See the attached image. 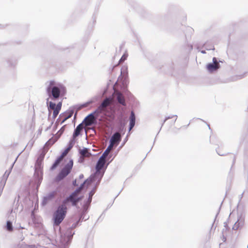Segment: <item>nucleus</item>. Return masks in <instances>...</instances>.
<instances>
[{
    "instance_id": "obj_22",
    "label": "nucleus",
    "mask_w": 248,
    "mask_h": 248,
    "mask_svg": "<svg viewBox=\"0 0 248 248\" xmlns=\"http://www.w3.org/2000/svg\"><path fill=\"white\" fill-rule=\"evenodd\" d=\"M98 186H96V184H95V187L89 193V197L87 199V200L86 201L88 203H89L91 204L92 201V198L93 195L94 194L96 188Z\"/></svg>"
},
{
    "instance_id": "obj_42",
    "label": "nucleus",
    "mask_w": 248,
    "mask_h": 248,
    "mask_svg": "<svg viewBox=\"0 0 248 248\" xmlns=\"http://www.w3.org/2000/svg\"><path fill=\"white\" fill-rule=\"evenodd\" d=\"M62 102H59L57 104V105H56V108H57L59 109H61V107H62Z\"/></svg>"
},
{
    "instance_id": "obj_24",
    "label": "nucleus",
    "mask_w": 248,
    "mask_h": 248,
    "mask_svg": "<svg viewBox=\"0 0 248 248\" xmlns=\"http://www.w3.org/2000/svg\"><path fill=\"white\" fill-rule=\"evenodd\" d=\"M76 140V138H73V136H72L71 139L70 140L68 143L67 150H70L73 148L75 143Z\"/></svg>"
},
{
    "instance_id": "obj_32",
    "label": "nucleus",
    "mask_w": 248,
    "mask_h": 248,
    "mask_svg": "<svg viewBox=\"0 0 248 248\" xmlns=\"http://www.w3.org/2000/svg\"><path fill=\"white\" fill-rule=\"evenodd\" d=\"M98 100H99V97L95 96L93 98L91 99V100L88 101L86 104H83V106H84V107L88 106L89 105L92 104Z\"/></svg>"
},
{
    "instance_id": "obj_62",
    "label": "nucleus",
    "mask_w": 248,
    "mask_h": 248,
    "mask_svg": "<svg viewBox=\"0 0 248 248\" xmlns=\"http://www.w3.org/2000/svg\"><path fill=\"white\" fill-rule=\"evenodd\" d=\"M116 66V65H114V66H113V68H112V70H113V68H114Z\"/></svg>"
},
{
    "instance_id": "obj_18",
    "label": "nucleus",
    "mask_w": 248,
    "mask_h": 248,
    "mask_svg": "<svg viewBox=\"0 0 248 248\" xmlns=\"http://www.w3.org/2000/svg\"><path fill=\"white\" fill-rule=\"evenodd\" d=\"M62 160V155H60L57 158V159L55 160L54 162L53 163L52 166L50 167V170H55L60 164Z\"/></svg>"
},
{
    "instance_id": "obj_56",
    "label": "nucleus",
    "mask_w": 248,
    "mask_h": 248,
    "mask_svg": "<svg viewBox=\"0 0 248 248\" xmlns=\"http://www.w3.org/2000/svg\"><path fill=\"white\" fill-rule=\"evenodd\" d=\"M174 117V118H175V120L174 121V123L175 122V121H176V120H177V117Z\"/></svg>"
},
{
    "instance_id": "obj_37",
    "label": "nucleus",
    "mask_w": 248,
    "mask_h": 248,
    "mask_svg": "<svg viewBox=\"0 0 248 248\" xmlns=\"http://www.w3.org/2000/svg\"><path fill=\"white\" fill-rule=\"evenodd\" d=\"M204 47L206 48V50H214V47L212 46V45H211L210 46H208L207 43H205L204 45Z\"/></svg>"
},
{
    "instance_id": "obj_30",
    "label": "nucleus",
    "mask_w": 248,
    "mask_h": 248,
    "mask_svg": "<svg viewBox=\"0 0 248 248\" xmlns=\"http://www.w3.org/2000/svg\"><path fill=\"white\" fill-rule=\"evenodd\" d=\"M124 75V76H127L128 75L127 66L126 65H123L121 70V75Z\"/></svg>"
},
{
    "instance_id": "obj_31",
    "label": "nucleus",
    "mask_w": 248,
    "mask_h": 248,
    "mask_svg": "<svg viewBox=\"0 0 248 248\" xmlns=\"http://www.w3.org/2000/svg\"><path fill=\"white\" fill-rule=\"evenodd\" d=\"M7 179L2 177L0 181V192H1L6 182Z\"/></svg>"
},
{
    "instance_id": "obj_64",
    "label": "nucleus",
    "mask_w": 248,
    "mask_h": 248,
    "mask_svg": "<svg viewBox=\"0 0 248 248\" xmlns=\"http://www.w3.org/2000/svg\"><path fill=\"white\" fill-rule=\"evenodd\" d=\"M190 47H191V49H192V46H191Z\"/></svg>"
},
{
    "instance_id": "obj_52",
    "label": "nucleus",
    "mask_w": 248,
    "mask_h": 248,
    "mask_svg": "<svg viewBox=\"0 0 248 248\" xmlns=\"http://www.w3.org/2000/svg\"><path fill=\"white\" fill-rule=\"evenodd\" d=\"M201 52V53H202V54H205V53H206V51H205V50H202Z\"/></svg>"
},
{
    "instance_id": "obj_46",
    "label": "nucleus",
    "mask_w": 248,
    "mask_h": 248,
    "mask_svg": "<svg viewBox=\"0 0 248 248\" xmlns=\"http://www.w3.org/2000/svg\"><path fill=\"white\" fill-rule=\"evenodd\" d=\"M72 184H73V185L74 186H78V184L77 183V180H74L73 181Z\"/></svg>"
},
{
    "instance_id": "obj_9",
    "label": "nucleus",
    "mask_w": 248,
    "mask_h": 248,
    "mask_svg": "<svg viewBox=\"0 0 248 248\" xmlns=\"http://www.w3.org/2000/svg\"><path fill=\"white\" fill-rule=\"evenodd\" d=\"M77 199L76 196L74 195V194H71L62 201V204L66 206L69 203H71L73 206H75L77 208L79 209V207L78 206Z\"/></svg>"
},
{
    "instance_id": "obj_40",
    "label": "nucleus",
    "mask_w": 248,
    "mask_h": 248,
    "mask_svg": "<svg viewBox=\"0 0 248 248\" xmlns=\"http://www.w3.org/2000/svg\"><path fill=\"white\" fill-rule=\"evenodd\" d=\"M128 134L127 135L126 137H125V138L124 139L123 142H122L121 145L119 147L120 149L123 146H124V145L127 142V141L128 140Z\"/></svg>"
},
{
    "instance_id": "obj_19",
    "label": "nucleus",
    "mask_w": 248,
    "mask_h": 248,
    "mask_svg": "<svg viewBox=\"0 0 248 248\" xmlns=\"http://www.w3.org/2000/svg\"><path fill=\"white\" fill-rule=\"evenodd\" d=\"M49 99L50 98H49V97L46 99L47 106L49 111V116L50 115L51 113V110L56 108V104L52 101H49Z\"/></svg>"
},
{
    "instance_id": "obj_60",
    "label": "nucleus",
    "mask_w": 248,
    "mask_h": 248,
    "mask_svg": "<svg viewBox=\"0 0 248 248\" xmlns=\"http://www.w3.org/2000/svg\"><path fill=\"white\" fill-rule=\"evenodd\" d=\"M119 194H120V193H118L117 195H116V197H118V196H119Z\"/></svg>"
},
{
    "instance_id": "obj_44",
    "label": "nucleus",
    "mask_w": 248,
    "mask_h": 248,
    "mask_svg": "<svg viewBox=\"0 0 248 248\" xmlns=\"http://www.w3.org/2000/svg\"><path fill=\"white\" fill-rule=\"evenodd\" d=\"M69 151V150H67V148L65 149V150L62 152V153L61 155H62V158L64 155H66L67 154Z\"/></svg>"
},
{
    "instance_id": "obj_50",
    "label": "nucleus",
    "mask_w": 248,
    "mask_h": 248,
    "mask_svg": "<svg viewBox=\"0 0 248 248\" xmlns=\"http://www.w3.org/2000/svg\"><path fill=\"white\" fill-rule=\"evenodd\" d=\"M83 177H84V175L82 174H80L79 176V178L80 179H81L83 178Z\"/></svg>"
},
{
    "instance_id": "obj_8",
    "label": "nucleus",
    "mask_w": 248,
    "mask_h": 248,
    "mask_svg": "<svg viewBox=\"0 0 248 248\" xmlns=\"http://www.w3.org/2000/svg\"><path fill=\"white\" fill-rule=\"evenodd\" d=\"M219 62H221V61H218L217 58L214 57L212 60V62L208 63L206 65L207 70L210 73L217 71L220 68Z\"/></svg>"
},
{
    "instance_id": "obj_10",
    "label": "nucleus",
    "mask_w": 248,
    "mask_h": 248,
    "mask_svg": "<svg viewBox=\"0 0 248 248\" xmlns=\"http://www.w3.org/2000/svg\"><path fill=\"white\" fill-rule=\"evenodd\" d=\"M59 189H56L55 190H53L49 193L47 194L44 197L42 204L43 205H46L48 202L51 201L54 198H55L59 193Z\"/></svg>"
},
{
    "instance_id": "obj_41",
    "label": "nucleus",
    "mask_w": 248,
    "mask_h": 248,
    "mask_svg": "<svg viewBox=\"0 0 248 248\" xmlns=\"http://www.w3.org/2000/svg\"><path fill=\"white\" fill-rule=\"evenodd\" d=\"M66 126V125H64L62 126L61 127V128L60 129V130L59 131L58 133H60V134H62L65 130Z\"/></svg>"
},
{
    "instance_id": "obj_12",
    "label": "nucleus",
    "mask_w": 248,
    "mask_h": 248,
    "mask_svg": "<svg viewBox=\"0 0 248 248\" xmlns=\"http://www.w3.org/2000/svg\"><path fill=\"white\" fill-rule=\"evenodd\" d=\"M96 114V118L98 117L100 113H98L97 110L95 109L93 112L88 114L84 119L83 123L86 121L85 123H87L88 121V123L86 124V125L90 124L93 122V120L94 119L95 117L94 115Z\"/></svg>"
},
{
    "instance_id": "obj_58",
    "label": "nucleus",
    "mask_w": 248,
    "mask_h": 248,
    "mask_svg": "<svg viewBox=\"0 0 248 248\" xmlns=\"http://www.w3.org/2000/svg\"><path fill=\"white\" fill-rule=\"evenodd\" d=\"M119 194H120V193H118L117 195H116V197H118V196H119Z\"/></svg>"
},
{
    "instance_id": "obj_28",
    "label": "nucleus",
    "mask_w": 248,
    "mask_h": 248,
    "mask_svg": "<svg viewBox=\"0 0 248 248\" xmlns=\"http://www.w3.org/2000/svg\"><path fill=\"white\" fill-rule=\"evenodd\" d=\"M79 152L81 155L84 156H87V153L91 154V153L89 152V149L85 147H84L82 149L79 150Z\"/></svg>"
},
{
    "instance_id": "obj_15",
    "label": "nucleus",
    "mask_w": 248,
    "mask_h": 248,
    "mask_svg": "<svg viewBox=\"0 0 248 248\" xmlns=\"http://www.w3.org/2000/svg\"><path fill=\"white\" fill-rule=\"evenodd\" d=\"M109 104V101L108 99H106L103 101L101 104L96 109L97 110L98 113H100L103 110L104 108L107 107Z\"/></svg>"
},
{
    "instance_id": "obj_5",
    "label": "nucleus",
    "mask_w": 248,
    "mask_h": 248,
    "mask_svg": "<svg viewBox=\"0 0 248 248\" xmlns=\"http://www.w3.org/2000/svg\"><path fill=\"white\" fill-rule=\"evenodd\" d=\"M67 208L62 203L59 205L53 213V225L59 226L66 217Z\"/></svg>"
},
{
    "instance_id": "obj_49",
    "label": "nucleus",
    "mask_w": 248,
    "mask_h": 248,
    "mask_svg": "<svg viewBox=\"0 0 248 248\" xmlns=\"http://www.w3.org/2000/svg\"><path fill=\"white\" fill-rule=\"evenodd\" d=\"M134 126H130V125H129V129H128V131H129V133L130 132V131L131 130V129L134 127Z\"/></svg>"
},
{
    "instance_id": "obj_4",
    "label": "nucleus",
    "mask_w": 248,
    "mask_h": 248,
    "mask_svg": "<svg viewBox=\"0 0 248 248\" xmlns=\"http://www.w3.org/2000/svg\"><path fill=\"white\" fill-rule=\"evenodd\" d=\"M44 155H41L37 158L34 167V181L36 183L37 186L36 188H38L40 186L42 179H43V166H42V162L44 160Z\"/></svg>"
},
{
    "instance_id": "obj_63",
    "label": "nucleus",
    "mask_w": 248,
    "mask_h": 248,
    "mask_svg": "<svg viewBox=\"0 0 248 248\" xmlns=\"http://www.w3.org/2000/svg\"><path fill=\"white\" fill-rule=\"evenodd\" d=\"M208 126L209 128L210 129V126L209 124L208 125Z\"/></svg>"
},
{
    "instance_id": "obj_53",
    "label": "nucleus",
    "mask_w": 248,
    "mask_h": 248,
    "mask_svg": "<svg viewBox=\"0 0 248 248\" xmlns=\"http://www.w3.org/2000/svg\"><path fill=\"white\" fill-rule=\"evenodd\" d=\"M188 30L190 31H192L193 30V29L190 27H188Z\"/></svg>"
},
{
    "instance_id": "obj_35",
    "label": "nucleus",
    "mask_w": 248,
    "mask_h": 248,
    "mask_svg": "<svg viewBox=\"0 0 248 248\" xmlns=\"http://www.w3.org/2000/svg\"><path fill=\"white\" fill-rule=\"evenodd\" d=\"M173 117H177V115H173L171 116H167V117H165V119H164V120H163V122H162V124H161V127H162V126H163V124H164V123H165V122H166L168 120H169V119H171V118H173ZM160 130H161V129H160Z\"/></svg>"
},
{
    "instance_id": "obj_39",
    "label": "nucleus",
    "mask_w": 248,
    "mask_h": 248,
    "mask_svg": "<svg viewBox=\"0 0 248 248\" xmlns=\"http://www.w3.org/2000/svg\"><path fill=\"white\" fill-rule=\"evenodd\" d=\"M30 248H48L46 247H45L44 246H42L39 245H37V246L35 245H31L30 246Z\"/></svg>"
},
{
    "instance_id": "obj_23",
    "label": "nucleus",
    "mask_w": 248,
    "mask_h": 248,
    "mask_svg": "<svg viewBox=\"0 0 248 248\" xmlns=\"http://www.w3.org/2000/svg\"><path fill=\"white\" fill-rule=\"evenodd\" d=\"M79 212V218L78 219V222H81L83 220H86L89 219V216H86V213H83V212Z\"/></svg>"
},
{
    "instance_id": "obj_34",
    "label": "nucleus",
    "mask_w": 248,
    "mask_h": 248,
    "mask_svg": "<svg viewBox=\"0 0 248 248\" xmlns=\"http://www.w3.org/2000/svg\"><path fill=\"white\" fill-rule=\"evenodd\" d=\"M7 63L10 66H14L16 64V62L14 59H9L7 61Z\"/></svg>"
},
{
    "instance_id": "obj_7",
    "label": "nucleus",
    "mask_w": 248,
    "mask_h": 248,
    "mask_svg": "<svg viewBox=\"0 0 248 248\" xmlns=\"http://www.w3.org/2000/svg\"><path fill=\"white\" fill-rule=\"evenodd\" d=\"M116 116L118 122H127V116L124 107L119 106L116 108Z\"/></svg>"
},
{
    "instance_id": "obj_47",
    "label": "nucleus",
    "mask_w": 248,
    "mask_h": 248,
    "mask_svg": "<svg viewBox=\"0 0 248 248\" xmlns=\"http://www.w3.org/2000/svg\"><path fill=\"white\" fill-rule=\"evenodd\" d=\"M110 116L112 119V120H114L115 117V115L114 113L111 114Z\"/></svg>"
},
{
    "instance_id": "obj_25",
    "label": "nucleus",
    "mask_w": 248,
    "mask_h": 248,
    "mask_svg": "<svg viewBox=\"0 0 248 248\" xmlns=\"http://www.w3.org/2000/svg\"><path fill=\"white\" fill-rule=\"evenodd\" d=\"M5 229L9 232H11L13 231V226L12 222L10 220H7L5 225Z\"/></svg>"
},
{
    "instance_id": "obj_57",
    "label": "nucleus",
    "mask_w": 248,
    "mask_h": 248,
    "mask_svg": "<svg viewBox=\"0 0 248 248\" xmlns=\"http://www.w3.org/2000/svg\"><path fill=\"white\" fill-rule=\"evenodd\" d=\"M224 224V227H226L227 226V223L225 222Z\"/></svg>"
},
{
    "instance_id": "obj_6",
    "label": "nucleus",
    "mask_w": 248,
    "mask_h": 248,
    "mask_svg": "<svg viewBox=\"0 0 248 248\" xmlns=\"http://www.w3.org/2000/svg\"><path fill=\"white\" fill-rule=\"evenodd\" d=\"M73 164V160L70 159L59 172L55 178L56 181L60 182L64 179L71 172Z\"/></svg>"
},
{
    "instance_id": "obj_45",
    "label": "nucleus",
    "mask_w": 248,
    "mask_h": 248,
    "mask_svg": "<svg viewBox=\"0 0 248 248\" xmlns=\"http://www.w3.org/2000/svg\"><path fill=\"white\" fill-rule=\"evenodd\" d=\"M216 151L217 153V154L219 155H220V156H223V155H225L226 154H223V153H221V152H220L218 150H216Z\"/></svg>"
},
{
    "instance_id": "obj_13",
    "label": "nucleus",
    "mask_w": 248,
    "mask_h": 248,
    "mask_svg": "<svg viewBox=\"0 0 248 248\" xmlns=\"http://www.w3.org/2000/svg\"><path fill=\"white\" fill-rule=\"evenodd\" d=\"M112 139H113L112 141V145H113L114 143L116 142L117 145L122 140V136L118 132H116L113 133L110 140Z\"/></svg>"
},
{
    "instance_id": "obj_11",
    "label": "nucleus",
    "mask_w": 248,
    "mask_h": 248,
    "mask_svg": "<svg viewBox=\"0 0 248 248\" xmlns=\"http://www.w3.org/2000/svg\"><path fill=\"white\" fill-rule=\"evenodd\" d=\"M74 113V110H69L60 115L59 118L57 119V121L61 118L62 119L60 122V124H62L66 120L71 117Z\"/></svg>"
},
{
    "instance_id": "obj_48",
    "label": "nucleus",
    "mask_w": 248,
    "mask_h": 248,
    "mask_svg": "<svg viewBox=\"0 0 248 248\" xmlns=\"http://www.w3.org/2000/svg\"><path fill=\"white\" fill-rule=\"evenodd\" d=\"M54 143V141L51 142V140H49L47 142L46 144L52 145Z\"/></svg>"
},
{
    "instance_id": "obj_29",
    "label": "nucleus",
    "mask_w": 248,
    "mask_h": 248,
    "mask_svg": "<svg viewBox=\"0 0 248 248\" xmlns=\"http://www.w3.org/2000/svg\"><path fill=\"white\" fill-rule=\"evenodd\" d=\"M117 100L118 102L122 105L124 106L126 105L125 99L121 94L118 96Z\"/></svg>"
},
{
    "instance_id": "obj_33",
    "label": "nucleus",
    "mask_w": 248,
    "mask_h": 248,
    "mask_svg": "<svg viewBox=\"0 0 248 248\" xmlns=\"http://www.w3.org/2000/svg\"><path fill=\"white\" fill-rule=\"evenodd\" d=\"M52 110H53V118L55 119V118L58 116V114L60 112L61 109H59L57 108H54Z\"/></svg>"
},
{
    "instance_id": "obj_3",
    "label": "nucleus",
    "mask_w": 248,
    "mask_h": 248,
    "mask_svg": "<svg viewBox=\"0 0 248 248\" xmlns=\"http://www.w3.org/2000/svg\"><path fill=\"white\" fill-rule=\"evenodd\" d=\"M79 223L77 220L65 232L61 233L60 243L62 248H67L68 247L72 241L73 236L75 234L73 229L76 228Z\"/></svg>"
},
{
    "instance_id": "obj_2",
    "label": "nucleus",
    "mask_w": 248,
    "mask_h": 248,
    "mask_svg": "<svg viewBox=\"0 0 248 248\" xmlns=\"http://www.w3.org/2000/svg\"><path fill=\"white\" fill-rule=\"evenodd\" d=\"M106 157L101 156L97 160L95 166V171L94 173L92 174L90 177L85 180V182H96V186H99L102 177L105 172L109 163L106 164Z\"/></svg>"
},
{
    "instance_id": "obj_20",
    "label": "nucleus",
    "mask_w": 248,
    "mask_h": 248,
    "mask_svg": "<svg viewBox=\"0 0 248 248\" xmlns=\"http://www.w3.org/2000/svg\"><path fill=\"white\" fill-rule=\"evenodd\" d=\"M112 140H113L112 139L111 140H109L108 146L107 147V149L105 150L104 153L102 154V155H101L102 156H103L105 157H106L108 155L110 150L111 149V148L113 146V145H112Z\"/></svg>"
},
{
    "instance_id": "obj_38",
    "label": "nucleus",
    "mask_w": 248,
    "mask_h": 248,
    "mask_svg": "<svg viewBox=\"0 0 248 248\" xmlns=\"http://www.w3.org/2000/svg\"><path fill=\"white\" fill-rule=\"evenodd\" d=\"M10 173V171H8V170H6L3 175L2 177H3L4 179H6L7 180L8 177H9V175Z\"/></svg>"
},
{
    "instance_id": "obj_55",
    "label": "nucleus",
    "mask_w": 248,
    "mask_h": 248,
    "mask_svg": "<svg viewBox=\"0 0 248 248\" xmlns=\"http://www.w3.org/2000/svg\"><path fill=\"white\" fill-rule=\"evenodd\" d=\"M235 161V157H233V164H234V163Z\"/></svg>"
},
{
    "instance_id": "obj_1",
    "label": "nucleus",
    "mask_w": 248,
    "mask_h": 248,
    "mask_svg": "<svg viewBox=\"0 0 248 248\" xmlns=\"http://www.w3.org/2000/svg\"><path fill=\"white\" fill-rule=\"evenodd\" d=\"M46 86V94L53 101L59 100L66 93V89L65 86L54 80L47 81Z\"/></svg>"
},
{
    "instance_id": "obj_51",
    "label": "nucleus",
    "mask_w": 248,
    "mask_h": 248,
    "mask_svg": "<svg viewBox=\"0 0 248 248\" xmlns=\"http://www.w3.org/2000/svg\"><path fill=\"white\" fill-rule=\"evenodd\" d=\"M243 196V193H242L240 195V200H239V202L241 200V199L242 198Z\"/></svg>"
},
{
    "instance_id": "obj_26",
    "label": "nucleus",
    "mask_w": 248,
    "mask_h": 248,
    "mask_svg": "<svg viewBox=\"0 0 248 248\" xmlns=\"http://www.w3.org/2000/svg\"><path fill=\"white\" fill-rule=\"evenodd\" d=\"M243 224H244L243 221V220L240 221V219H238L237 220V221L234 224V225L232 227V229L234 230H237V229H238L239 228V227L240 226H243Z\"/></svg>"
},
{
    "instance_id": "obj_27",
    "label": "nucleus",
    "mask_w": 248,
    "mask_h": 248,
    "mask_svg": "<svg viewBox=\"0 0 248 248\" xmlns=\"http://www.w3.org/2000/svg\"><path fill=\"white\" fill-rule=\"evenodd\" d=\"M90 206V203L85 202L82 206V209L80 211L83 212V213H87L88 210Z\"/></svg>"
},
{
    "instance_id": "obj_54",
    "label": "nucleus",
    "mask_w": 248,
    "mask_h": 248,
    "mask_svg": "<svg viewBox=\"0 0 248 248\" xmlns=\"http://www.w3.org/2000/svg\"><path fill=\"white\" fill-rule=\"evenodd\" d=\"M19 229H25V228H24L20 225L19 227Z\"/></svg>"
},
{
    "instance_id": "obj_17",
    "label": "nucleus",
    "mask_w": 248,
    "mask_h": 248,
    "mask_svg": "<svg viewBox=\"0 0 248 248\" xmlns=\"http://www.w3.org/2000/svg\"><path fill=\"white\" fill-rule=\"evenodd\" d=\"M93 182L89 181V182H85V181L80 185V186L78 187L74 192H73L71 194H74V195L77 196L78 195L79 192L81 190L82 188H83L84 186L85 185H87V186L89 185Z\"/></svg>"
},
{
    "instance_id": "obj_21",
    "label": "nucleus",
    "mask_w": 248,
    "mask_h": 248,
    "mask_svg": "<svg viewBox=\"0 0 248 248\" xmlns=\"http://www.w3.org/2000/svg\"><path fill=\"white\" fill-rule=\"evenodd\" d=\"M136 122V116L134 111H131L130 113V115L129 116V125L130 126H134L135 125Z\"/></svg>"
},
{
    "instance_id": "obj_14",
    "label": "nucleus",
    "mask_w": 248,
    "mask_h": 248,
    "mask_svg": "<svg viewBox=\"0 0 248 248\" xmlns=\"http://www.w3.org/2000/svg\"><path fill=\"white\" fill-rule=\"evenodd\" d=\"M83 126H82V123H81L79 124L76 128L75 129L73 135V138H77V137L79 136L81 132L83 131Z\"/></svg>"
},
{
    "instance_id": "obj_43",
    "label": "nucleus",
    "mask_w": 248,
    "mask_h": 248,
    "mask_svg": "<svg viewBox=\"0 0 248 248\" xmlns=\"http://www.w3.org/2000/svg\"><path fill=\"white\" fill-rule=\"evenodd\" d=\"M83 196H79L78 195L76 196V199H77V203H78L82 199Z\"/></svg>"
},
{
    "instance_id": "obj_36",
    "label": "nucleus",
    "mask_w": 248,
    "mask_h": 248,
    "mask_svg": "<svg viewBox=\"0 0 248 248\" xmlns=\"http://www.w3.org/2000/svg\"><path fill=\"white\" fill-rule=\"evenodd\" d=\"M127 54H124L122 57H121V58L120 59L119 61V64H121L122 63V62H123L127 58Z\"/></svg>"
},
{
    "instance_id": "obj_16",
    "label": "nucleus",
    "mask_w": 248,
    "mask_h": 248,
    "mask_svg": "<svg viewBox=\"0 0 248 248\" xmlns=\"http://www.w3.org/2000/svg\"><path fill=\"white\" fill-rule=\"evenodd\" d=\"M126 123L127 122H118L117 132H118L120 135L121 134L123 135L124 134V130Z\"/></svg>"
},
{
    "instance_id": "obj_59",
    "label": "nucleus",
    "mask_w": 248,
    "mask_h": 248,
    "mask_svg": "<svg viewBox=\"0 0 248 248\" xmlns=\"http://www.w3.org/2000/svg\"><path fill=\"white\" fill-rule=\"evenodd\" d=\"M119 194H120V193H118L117 195H116V197H118V196H119Z\"/></svg>"
},
{
    "instance_id": "obj_61",
    "label": "nucleus",
    "mask_w": 248,
    "mask_h": 248,
    "mask_svg": "<svg viewBox=\"0 0 248 248\" xmlns=\"http://www.w3.org/2000/svg\"><path fill=\"white\" fill-rule=\"evenodd\" d=\"M119 194H120V193H118L117 195H116V197H118V196H119Z\"/></svg>"
}]
</instances>
